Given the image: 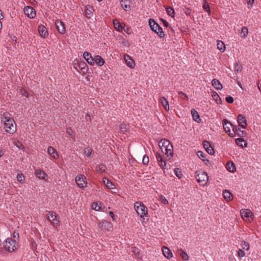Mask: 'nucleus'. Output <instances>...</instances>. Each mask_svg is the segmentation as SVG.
Listing matches in <instances>:
<instances>
[{
  "label": "nucleus",
  "instance_id": "72a5a7b5",
  "mask_svg": "<svg viewBox=\"0 0 261 261\" xmlns=\"http://www.w3.org/2000/svg\"><path fill=\"white\" fill-rule=\"evenodd\" d=\"M193 119L197 122H199L201 120L198 113L195 110L192 109L191 111Z\"/></svg>",
  "mask_w": 261,
  "mask_h": 261
},
{
  "label": "nucleus",
  "instance_id": "bb28decb",
  "mask_svg": "<svg viewBox=\"0 0 261 261\" xmlns=\"http://www.w3.org/2000/svg\"><path fill=\"white\" fill-rule=\"evenodd\" d=\"M103 203L101 202H94L91 204V207L96 211H100L102 210Z\"/></svg>",
  "mask_w": 261,
  "mask_h": 261
},
{
  "label": "nucleus",
  "instance_id": "6ab92c4d",
  "mask_svg": "<svg viewBox=\"0 0 261 261\" xmlns=\"http://www.w3.org/2000/svg\"><path fill=\"white\" fill-rule=\"evenodd\" d=\"M168 156H172L173 155V147L171 143L165 147L164 152Z\"/></svg>",
  "mask_w": 261,
  "mask_h": 261
},
{
  "label": "nucleus",
  "instance_id": "7ed1b4c3",
  "mask_svg": "<svg viewBox=\"0 0 261 261\" xmlns=\"http://www.w3.org/2000/svg\"><path fill=\"white\" fill-rule=\"evenodd\" d=\"M3 247L9 252H12L16 250L18 246V243L12 238H8L3 243Z\"/></svg>",
  "mask_w": 261,
  "mask_h": 261
},
{
  "label": "nucleus",
  "instance_id": "0e129e2a",
  "mask_svg": "<svg viewBox=\"0 0 261 261\" xmlns=\"http://www.w3.org/2000/svg\"><path fill=\"white\" fill-rule=\"evenodd\" d=\"M160 20L162 21L163 24L165 27L167 28L169 27V23L166 20L163 18H161Z\"/></svg>",
  "mask_w": 261,
  "mask_h": 261
},
{
  "label": "nucleus",
  "instance_id": "a19ab883",
  "mask_svg": "<svg viewBox=\"0 0 261 261\" xmlns=\"http://www.w3.org/2000/svg\"><path fill=\"white\" fill-rule=\"evenodd\" d=\"M166 10L167 14L169 16H171L172 17H174L175 11H174V10L173 9V8H172L171 7L168 6L166 8Z\"/></svg>",
  "mask_w": 261,
  "mask_h": 261
},
{
  "label": "nucleus",
  "instance_id": "dca6fc26",
  "mask_svg": "<svg viewBox=\"0 0 261 261\" xmlns=\"http://www.w3.org/2000/svg\"><path fill=\"white\" fill-rule=\"evenodd\" d=\"M124 58L127 66L130 68H134L135 66L134 61L128 55H124Z\"/></svg>",
  "mask_w": 261,
  "mask_h": 261
},
{
  "label": "nucleus",
  "instance_id": "6e6d98bb",
  "mask_svg": "<svg viewBox=\"0 0 261 261\" xmlns=\"http://www.w3.org/2000/svg\"><path fill=\"white\" fill-rule=\"evenodd\" d=\"M86 61L89 65L91 66L94 65V57L93 58L92 57H91V58H89L88 59H87V60Z\"/></svg>",
  "mask_w": 261,
  "mask_h": 261
},
{
  "label": "nucleus",
  "instance_id": "13d9d810",
  "mask_svg": "<svg viewBox=\"0 0 261 261\" xmlns=\"http://www.w3.org/2000/svg\"><path fill=\"white\" fill-rule=\"evenodd\" d=\"M92 57L91 54H90L89 52L85 51L83 54V57L85 59V60H87V59H88L89 58H91Z\"/></svg>",
  "mask_w": 261,
  "mask_h": 261
},
{
  "label": "nucleus",
  "instance_id": "de8ad7c7",
  "mask_svg": "<svg viewBox=\"0 0 261 261\" xmlns=\"http://www.w3.org/2000/svg\"><path fill=\"white\" fill-rule=\"evenodd\" d=\"M174 173L179 179H181L182 178V174L179 168H175L174 169Z\"/></svg>",
  "mask_w": 261,
  "mask_h": 261
},
{
  "label": "nucleus",
  "instance_id": "4be33fe9",
  "mask_svg": "<svg viewBox=\"0 0 261 261\" xmlns=\"http://www.w3.org/2000/svg\"><path fill=\"white\" fill-rule=\"evenodd\" d=\"M113 25L115 29L119 32H121L124 29V27H125L124 23H120L117 19L113 20Z\"/></svg>",
  "mask_w": 261,
  "mask_h": 261
},
{
  "label": "nucleus",
  "instance_id": "7c9ffc66",
  "mask_svg": "<svg viewBox=\"0 0 261 261\" xmlns=\"http://www.w3.org/2000/svg\"><path fill=\"white\" fill-rule=\"evenodd\" d=\"M212 84L213 86L217 90H221L223 88L222 85L219 81L216 79L212 80Z\"/></svg>",
  "mask_w": 261,
  "mask_h": 261
},
{
  "label": "nucleus",
  "instance_id": "20e7f679",
  "mask_svg": "<svg viewBox=\"0 0 261 261\" xmlns=\"http://www.w3.org/2000/svg\"><path fill=\"white\" fill-rule=\"evenodd\" d=\"M196 178L197 182L203 186L205 185L208 180V175L205 172L197 173L196 174Z\"/></svg>",
  "mask_w": 261,
  "mask_h": 261
},
{
  "label": "nucleus",
  "instance_id": "1a4fd4ad",
  "mask_svg": "<svg viewBox=\"0 0 261 261\" xmlns=\"http://www.w3.org/2000/svg\"><path fill=\"white\" fill-rule=\"evenodd\" d=\"M23 12L25 15L30 18H33L36 16V11L31 6H25L24 8Z\"/></svg>",
  "mask_w": 261,
  "mask_h": 261
},
{
  "label": "nucleus",
  "instance_id": "052dcab7",
  "mask_svg": "<svg viewBox=\"0 0 261 261\" xmlns=\"http://www.w3.org/2000/svg\"><path fill=\"white\" fill-rule=\"evenodd\" d=\"M238 254L240 257H243L245 255V252L242 249H239L238 251Z\"/></svg>",
  "mask_w": 261,
  "mask_h": 261
},
{
  "label": "nucleus",
  "instance_id": "f03ea898",
  "mask_svg": "<svg viewBox=\"0 0 261 261\" xmlns=\"http://www.w3.org/2000/svg\"><path fill=\"white\" fill-rule=\"evenodd\" d=\"M134 208L140 218L144 219L145 217L148 216V208L142 202H136L134 203Z\"/></svg>",
  "mask_w": 261,
  "mask_h": 261
},
{
  "label": "nucleus",
  "instance_id": "58836bf2",
  "mask_svg": "<svg viewBox=\"0 0 261 261\" xmlns=\"http://www.w3.org/2000/svg\"><path fill=\"white\" fill-rule=\"evenodd\" d=\"M226 168L230 172H233L236 170V167L232 162H228L226 164Z\"/></svg>",
  "mask_w": 261,
  "mask_h": 261
},
{
  "label": "nucleus",
  "instance_id": "a878e982",
  "mask_svg": "<svg viewBox=\"0 0 261 261\" xmlns=\"http://www.w3.org/2000/svg\"><path fill=\"white\" fill-rule=\"evenodd\" d=\"M105 63V60L100 56L96 55L94 56V64L98 66H102Z\"/></svg>",
  "mask_w": 261,
  "mask_h": 261
},
{
  "label": "nucleus",
  "instance_id": "ea45409f",
  "mask_svg": "<svg viewBox=\"0 0 261 261\" xmlns=\"http://www.w3.org/2000/svg\"><path fill=\"white\" fill-rule=\"evenodd\" d=\"M128 125L123 123L120 125V132L123 134H125L128 129Z\"/></svg>",
  "mask_w": 261,
  "mask_h": 261
},
{
  "label": "nucleus",
  "instance_id": "5701e85b",
  "mask_svg": "<svg viewBox=\"0 0 261 261\" xmlns=\"http://www.w3.org/2000/svg\"><path fill=\"white\" fill-rule=\"evenodd\" d=\"M170 143V142L166 139H163L160 141L159 142V146L163 152H164V149Z\"/></svg>",
  "mask_w": 261,
  "mask_h": 261
},
{
  "label": "nucleus",
  "instance_id": "4d7b16f0",
  "mask_svg": "<svg viewBox=\"0 0 261 261\" xmlns=\"http://www.w3.org/2000/svg\"><path fill=\"white\" fill-rule=\"evenodd\" d=\"M123 30H124V31L127 34H131L132 33V29L128 27H126L125 25L124 27Z\"/></svg>",
  "mask_w": 261,
  "mask_h": 261
},
{
  "label": "nucleus",
  "instance_id": "aec40b11",
  "mask_svg": "<svg viewBox=\"0 0 261 261\" xmlns=\"http://www.w3.org/2000/svg\"><path fill=\"white\" fill-rule=\"evenodd\" d=\"M102 182L103 184L106 186V187L109 189H114L115 188V185L106 177H103L102 178Z\"/></svg>",
  "mask_w": 261,
  "mask_h": 261
},
{
  "label": "nucleus",
  "instance_id": "a211bd4d",
  "mask_svg": "<svg viewBox=\"0 0 261 261\" xmlns=\"http://www.w3.org/2000/svg\"><path fill=\"white\" fill-rule=\"evenodd\" d=\"M162 250L163 252V254L165 257L167 258L170 259L173 257V254L171 250L168 247L166 246H163L162 248Z\"/></svg>",
  "mask_w": 261,
  "mask_h": 261
},
{
  "label": "nucleus",
  "instance_id": "680f3d73",
  "mask_svg": "<svg viewBox=\"0 0 261 261\" xmlns=\"http://www.w3.org/2000/svg\"><path fill=\"white\" fill-rule=\"evenodd\" d=\"M226 100L229 103H232L233 102V98L232 96H227L226 97Z\"/></svg>",
  "mask_w": 261,
  "mask_h": 261
},
{
  "label": "nucleus",
  "instance_id": "864d4df0",
  "mask_svg": "<svg viewBox=\"0 0 261 261\" xmlns=\"http://www.w3.org/2000/svg\"><path fill=\"white\" fill-rule=\"evenodd\" d=\"M149 157L147 155H144L142 159V163L144 165H147L149 163Z\"/></svg>",
  "mask_w": 261,
  "mask_h": 261
},
{
  "label": "nucleus",
  "instance_id": "e2e57ef3",
  "mask_svg": "<svg viewBox=\"0 0 261 261\" xmlns=\"http://www.w3.org/2000/svg\"><path fill=\"white\" fill-rule=\"evenodd\" d=\"M132 249V252H133V253L135 254L136 256L138 257L139 254V251L138 249L136 247L133 248Z\"/></svg>",
  "mask_w": 261,
  "mask_h": 261
},
{
  "label": "nucleus",
  "instance_id": "2eb2a0df",
  "mask_svg": "<svg viewBox=\"0 0 261 261\" xmlns=\"http://www.w3.org/2000/svg\"><path fill=\"white\" fill-rule=\"evenodd\" d=\"M159 101L160 103H161V105L166 111H169L170 108L169 102L165 97H164V96H160L159 99Z\"/></svg>",
  "mask_w": 261,
  "mask_h": 261
},
{
  "label": "nucleus",
  "instance_id": "cd10ccee",
  "mask_svg": "<svg viewBox=\"0 0 261 261\" xmlns=\"http://www.w3.org/2000/svg\"><path fill=\"white\" fill-rule=\"evenodd\" d=\"M223 196L224 198L228 201H230L233 199V195L232 193L227 190L223 191Z\"/></svg>",
  "mask_w": 261,
  "mask_h": 261
},
{
  "label": "nucleus",
  "instance_id": "4468645a",
  "mask_svg": "<svg viewBox=\"0 0 261 261\" xmlns=\"http://www.w3.org/2000/svg\"><path fill=\"white\" fill-rule=\"evenodd\" d=\"M239 125L243 128H245L247 126L246 119L245 117L242 115L239 114L238 116L237 119Z\"/></svg>",
  "mask_w": 261,
  "mask_h": 261
},
{
  "label": "nucleus",
  "instance_id": "a18cd8bd",
  "mask_svg": "<svg viewBox=\"0 0 261 261\" xmlns=\"http://www.w3.org/2000/svg\"><path fill=\"white\" fill-rule=\"evenodd\" d=\"M92 149L90 147H87L84 148V152L86 155L90 156L92 152Z\"/></svg>",
  "mask_w": 261,
  "mask_h": 261
},
{
  "label": "nucleus",
  "instance_id": "bf43d9fd",
  "mask_svg": "<svg viewBox=\"0 0 261 261\" xmlns=\"http://www.w3.org/2000/svg\"><path fill=\"white\" fill-rule=\"evenodd\" d=\"M20 93L22 96H25V97H28L29 96L28 93L25 89L22 88L20 90Z\"/></svg>",
  "mask_w": 261,
  "mask_h": 261
},
{
  "label": "nucleus",
  "instance_id": "338daca9",
  "mask_svg": "<svg viewBox=\"0 0 261 261\" xmlns=\"http://www.w3.org/2000/svg\"><path fill=\"white\" fill-rule=\"evenodd\" d=\"M248 5H252L254 2V0H245Z\"/></svg>",
  "mask_w": 261,
  "mask_h": 261
},
{
  "label": "nucleus",
  "instance_id": "c756f323",
  "mask_svg": "<svg viewBox=\"0 0 261 261\" xmlns=\"http://www.w3.org/2000/svg\"><path fill=\"white\" fill-rule=\"evenodd\" d=\"M223 125L226 133L230 132V126L233 127V125L228 120L224 119L223 121Z\"/></svg>",
  "mask_w": 261,
  "mask_h": 261
},
{
  "label": "nucleus",
  "instance_id": "ddd939ff",
  "mask_svg": "<svg viewBox=\"0 0 261 261\" xmlns=\"http://www.w3.org/2000/svg\"><path fill=\"white\" fill-rule=\"evenodd\" d=\"M203 146L204 149L206 150L207 152L210 154H213L215 152L214 149L210 145V143L209 142L204 140L203 141Z\"/></svg>",
  "mask_w": 261,
  "mask_h": 261
},
{
  "label": "nucleus",
  "instance_id": "f704fd0d",
  "mask_svg": "<svg viewBox=\"0 0 261 261\" xmlns=\"http://www.w3.org/2000/svg\"><path fill=\"white\" fill-rule=\"evenodd\" d=\"M107 169L106 166L103 164H100L96 166V171L97 173L101 174L105 172Z\"/></svg>",
  "mask_w": 261,
  "mask_h": 261
},
{
  "label": "nucleus",
  "instance_id": "49530a36",
  "mask_svg": "<svg viewBox=\"0 0 261 261\" xmlns=\"http://www.w3.org/2000/svg\"><path fill=\"white\" fill-rule=\"evenodd\" d=\"M234 69L235 72L239 73L242 71V67L239 63H236L234 66Z\"/></svg>",
  "mask_w": 261,
  "mask_h": 261
},
{
  "label": "nucleus",
  "instance_id": "8fccbe9b",
  "mask_svg": "<svg viewBox=\"0 0 261 261\" xmlns=\"http://www.w3.org/2000/svg\"><path fill=\"white\" fill-rule=\"evenodd\" d=\"M197 155L198 156L199 158H200L201 160L204 161V158H205V154L201 151H198L197 152Z\"/></svg>",
  "mask_w": 261,
  "mask_h": 261
},
{
  "label": "nucleus",
  "instance_id": "b1692460",
  "mask_svg": "<svg viewBox=\"0 0 261 261\" xmlns=\"http://www.w3.org/2000/svg\"><path fill=\"white\" fill-rule=\"evenodd\" d=\"M35 174L37 177L41 179H45L47 177L46 173L40 169L35 170Z\"/></svg>",
  "mask_w": 261,
  "mask_h": 261
},
{
  "label": "nucleus",
  "instance_id": "f8f14e48",
  "mask_svg": "<svg viewBox=\"0 0 261 261\" xmlns=\"http://www.w3.org/2000/svg\"><path fill=\"white\" fill-rule=\"evenodd\" d=\"M47 153L50 156L55 160L59 158V154L56 149L51 146H49L47 148Z\"/></svg>",
  "mask_w": 261,
  "mask_h": 261
},
{
  "label": "nucleus",
  "instance_id": "0eeeda50",
  "mask_svg": "<svg viewBox=\"0 0 261 261\" xmlns=\"http://www.w3.org/2000/svg\"><path fill=\"white\" fill-rule=\"evenodd\" d=\"M98 227L102 230L109 231L113 229L112 224L106 221L98 222Z\"/></svg>",
  "mask_w": 261,
  "mask_h": 261
},
{
  "label": "nucleus",
  "instance_id": "37998d69",
  "mask_svg": "<svg viewBox=\"0 0 261 261\" xmlns=\"http://www.w3.org/2000/svg\"><path fill=\"white\" fill-rule=\"evenodd\" d=\"M159 28H157L156 32H155L160 37L163 38L165 36L164 32L163 31V29L160 25H159Z\"/></svg>",
  "mask_w": 261,
  "mask_h": 261
},
{
  "label": "nucleus",
  "instance_id": "79ce46f5",
  "mask_svg": "<svg viewBox=\"0 0 261 261\" xmlns=\"http://www.w3.org/2000/svg\"><path fill=\"white\" fill-rule=\"evenodd\" d=\"M120 4H121V6L122 7V8L124 10H126L127 9H130V6H129V4L127 3V1H123L121 0L120 1Z\"/></svg>",
  "mask_w": 261,
  "mask_h": 261
},
{
  "label": "nucleus",
  "instance_id": "603ef678",
  "mask_svg": "<svg viewBox=\"0 0 261 261\" xmlns=\"http://www.w3.org/2000/svg\"><path fill=\"white\" fill-rule=\"evenodd\" d=\"M66 133L69 136H71L72 138H73L74 137V135H73V132L70 127L67 128Z\"/></svg>",
  "mask_w": 261,
  "mask_h": 261
},
{
  "label": "nucleus",
  "instance_id": "473e14b6",
  "mask_svg": "<svg viewBox=\"0 0 261 261\" xmlns=\"http://www.w3.org/2000/svg\"><path fill=\"white\" fill-rule=\"evenodd\" d=\"M236 143L238 146L242 147H246L247 145V142L242 138L236 139Z\"/></svg>",
  "mask_w": 261,
  "mask_h": 261
},
{
  "label": "nucleus",
  "instance_id": "69168bd1",
  "mask_svg": "<svg viewBox=\"0 0 261 261\" xmlns=\"http://www.w3.org/2000/svg\"><path fill=\"white\" fill-rule=\"evenodd\" d=\"M109 215L114 221H116V217L113 212L111 211L109 212Z\"/></svg>",
  "mask_w": 261,
  "mask_h": 261
},
{
  "label": "nucleus",
  "instance_id": "c9c22d12",
  "mask_svg": "<svg viewBox=\"0 0 261 261\" xmlns=\"http://www.w3.org/2000/svg\"><path fill=\"white\" fill-rule=\"evenodd\" d=\"M217 48L222 53L225 51V45L224 42L220 40H217Z\"/></svg>",
  "mask_w": 261,
  "mask_h": 261
},
{
  "label": "nucleus",
  "instance_id": "9d476101",
  "mask_svg": "<svg viewBox=\"0 0 261 261\" xmlns=\"http://www.w3.org/2000/svg\"><path fill=\"white\" fill-rule=\"evenodd\" d=\"M55 24L58 32L61 34H64L66 31L64 23L60 20H57Z\"/></svg>",
  "mask_w": 261,
  "mask_h": 261
},
{
  "label": "nucleus",
  "instance_id": "f257e3e1",
  "mask_svg": "<svg viewBox=\"0 0 261 261\" xmlns=\"http://www.w3.org/2000/svg\"><path fill=\"white\" fill-rule=\"evenodd\" d=\"M2 121L4 123V128L6 132L13 134L16 130V123L8 112L4 113L2 117Z\"/></svg>",
  "mask_w": 261,
  "mask_h": 261
},
{
  "label": "nucleus",
  "instance_id": "09e8293b",
  "mask_svg": "<svg viewBox=\"0 0 261 261\" xmlns=\"http://www.w3.org/2000/svg\"><path fill=\"white\" fill-rule=\"evenodd\" d=\"M178 94L179 96V97L183 100H188V97L187 96V95L184 93L182 91H179L178 92Z\"/></svg>",
  "mask_w": 261,
  "mask_h": 261
},
{
  "label": "nucleus",
  "instance_id": "c03bdc74",
  "mask_svg": "<svg viewBox=\"0 0 261 261\" xmlns=\"http://www.w3.org/2000/svg\"><path fill=\"white\" fill-rule=\"evenodd\" d=\"M241 246L243 249L246 250H248L250 248L249 243L244 241L241 242Z\"/></svg>",
  "mask_w": 261,
  "mask_h": 261
},
{
  "label": "nucleus",
  "instance_id": "774afa93",
  "mask_svg": "<svg viewBox=\"0 0 261 261\" xmlns=\"http://www.w3.org/2000/svg\"><path fill=\"white\" fill-rule=\"evenodd\" d=\"M13 237L14 238H16V237L18 238L19 237V233L18 232H16L14 231V233H13Z\"/></svg>",
  "mask_w": 261,
  "mask_h": 261
},
{
  "label": "nucleus",
  "instance_id": "4c0bfd02",
  "mask_svg": "<svg viewBox=\"0 0 261 261\" xmlns=\"http://www.w3.org/2000/svg\"><path fill=\"white\" fill-rule=\"evenodd\" d=\"M248 34V28L246 27L242 28L241 32H240V37L242 38H245Z\"/></svg>",
  "mask_w": 261,
  "mask_h": 261
},
{
  "label": "nucleus",
  "instance_id": "3c124183",
  "mask_svg": "<svg viewBox=\"0 0 261 261\" xmlns=\"http://www.w3.org/2000/svg\"><path fill=\"white\" fill-rule=\"evenodd\" d=\"M160 200L161 201V202L162 203H163L164 204L166 205V204H168V200H167V199L165 198V196H164L163 195H161L160 196Z\"/></svg>",
  "mask_w": 261,
  "mask_h": 261
},
{
  "label": "nucleus",
  "instance_id": "9b49d317",
  "mask_svg": "<svg viewBox=\"0 0 261 261\" xmlns=\"http://www.w3.org/2000/svg\"><path fill=\"white\" fill-rule=\"evenodd\" d=\"M155 157L158 162V164L161 168L162 169H165L166 167V162L164 160L162 155L159 153H156L155 154Z\"/></svg>",
  "mask_w": 261,
  "mask_h": 261
},
{
  "label": "nucleus",
  "instance_id": "f3484780",
  "mask_svg": "<svg viewBox=\"0 0 261 261\" xmlns=\"http://www.w3.org/2000/svg\"><path fill=\"white\" fill-rule=\"evenodd\" d=\"M94 9L89 5L86 6L85 9V15L88 19L91 18L93 15Z\"/></svg>",
  "mask_w": 261,
  "mask_h": 261
},
{
  "label": "nucleus",
  "instance_id": "e433bc0d",
  "mask_svg": "<svg viewBox=\"0 0 261 261\" xmlns=\"http://www.w3.org/2000/svg\"><path fill=\"white\" fill-rule=\"evenodd\" d=\"M203 9L205 10V12H207L208 15L210 16L211 14V12L208 4L206 1V0H203Z\"/></svg>",
  "mask_w": 261,
  "mask_h": 261
},
{
  "label": "nucleus",
  "instance_id": "393cba45",
  "mask_svg": "<svg viewBox=\"0 0 261 261\" xmlns=\"http://www.w3.org/2000/svg\"><path fill=\"white\" fill-rule=\"evenodd\" d=\"M38 32L40 35L44 38L47 37L48 35L46 29L43 25L39 26L38 27Z\"/></svg>",
  "mask_w": 261,
  "mask_h": 261
},
{
  "label": "nucleus",
  "instance_id": "39448f33",
  "mask_svg": "<svg viewBox=\"0 0 261 261\" xmlns=\"http://www.w3.org/2000/svg\"><path fill=\"white\" fill-rule=\"evenodd\" d=\"M75 180L78 187L81 189H84L87 184V178L83 174L77 175L75 177Z\"/></svg>",
  "mask_w": 261,
  "mask_h": 261
},
{
  "label": "nucleus",
  "instance_id": "6e6552de",
  "mask_svg": "<svg viewBox=\"0 0 261 261\" xmlns=\"http://www.w3.org/2000/svg\"><path fill=\"white\" fill-rule=\"evenodd\" d=\"M48 220L54 225H58L59 223V219L58 216L54 212L47 211Z\"/></svg>",
  "mask_w": 261,
  "mask_h": 261
},
{
  "label": "nucleus",
  "instance_id": "423d86ee",
  "mask_svg": "<svg viewBox=\"0 0 261 261\" xmlns=\"http://www.w3.org/2000/svg\"><path fill=\"white\" fill-rule=\"evenodd\" d=\"M242 218L249 222H251L253 219V214L252 212L248 209H242L241 211Z\"/></svg>",
  "mask_w": 261,
  "mask_h": 261
},
{
  "label": "nucleus",
  "instance_id": "c85d7f7f",
  "mask_svg": "<svg viewBox=\"0 0 261 261\" xmlns=\"http://www.w3.org/2000/svg\"><path fill=\"white\" fill-rule=\"evenodd\" d=\"M149 25L151 30L153 32H156L157 28H159V25L153 19H149Z\"/></svg>",
  "mask_w": 261,
  "mask_h": 261
},
{
  "label": "nucleus",
  "instance_id": "2f4dec72",
  "mask_svg": "<svg viewBox=\"0 0 261 261\" xmlns=\"http://www.w3.org/2000/svg\"><path fill=\"white\" fill-rule=\"evenodd\" d=\"M177 253L184 260H188L189 259V256L188 254L182 249H178L177 250Z\"/></svg>",
  "mask_w": 261,
  "mask_h": 261
},
{
  "label": "nucleus",
  "instance_id": "5fc2aeb1",
  "mask_svg": "<svg viewBox=\"0 0 261 261\" xmlns=\"http://www.w3.org/2000/svg\"><path fill=\"white\" fill-rule=\"evenodd\" d=\"M17 179L18 181L22 182L24 180V176L22 174H18L17 175Z\"/></svg>",
  "mask_w": 261,
  "mask_h": 261
},
{
  "label": "nucleus",
  "instance_id": "412c9836",
  "mask_svg": "<svg viewBox=\"0 0 261 261\" xmlns=\"http://www.w3.org/2000/svg\"><path fill=\"white\" fill-rule=\"evenodd\" d=\"M232 130L234 134L241 137H244L246 135L245 131L241 130L240 128L237 126H233Z\"/></svg>",
  "mask_w": 261,
  "mask_h": 261
}]
</instances>
